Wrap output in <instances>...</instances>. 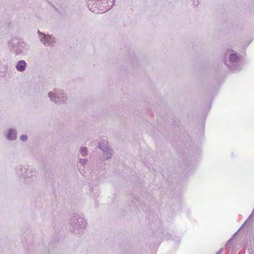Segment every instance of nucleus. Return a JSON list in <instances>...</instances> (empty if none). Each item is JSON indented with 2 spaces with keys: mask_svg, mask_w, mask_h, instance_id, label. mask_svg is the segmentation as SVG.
<instances>
[{
  "mask_svg": "<svg viewBox=\"0 0 254 254\" xmlns=\"http://www.w3.org/2000/svg\"><path fill=\"white\" fill-rule=\"evenodd\" d=\"M199 4L198 0H194L193 1V5L194 6H197Z\"/></svg>",
  "mask_w": 254,
  "mask_h": 254,
  "instance_id": "obj_14",
  "label": "nucleus"
},
{
  "mask_svg": "<svg viewBox=\"0 0 254 254\" xmlns=\"http://www.w3.org/2000/svg\"><path fill=\"white\" fill-rule=\"evenodd\" d=\"M17 132L15 129H9L6 134V138L9 140H15L16 138Z\"/></svg>",
  "mask_w": 254,
  "mask_h": 254,
  "instance_id": "obj_10",
  "label": "nucleus"
},
{
  "mask_svg": "<svg viewBox=\"0 0 254 254\" xmlns=\"http://www.w3.org/2000/svg\"><path fill=\"white\" fill-rule=\"evenodd\" d=\"M17 174L24 179H33L38 176L36 169L26 165L22 166L19 165L17 167Z\"/></svg>",
  "mask_w": 254,
  "mask_h": 254,
  "instance_id": "obj_2",
  "label": "nucleus"
},
{
  "mask_svg": "<svg viewBox=\"0 0 254 254\" xmlns=\"http://www.w3.org/2000/svg\"><path fill=\"white\" fill-rule=\"evenodd\" d=\"M39 38L45 46L53 47L56 43V39L52 36L46 35L38 31Z\"/></svg>",
  "mask_w": 254,
  "mask_h": 254,
  "instance_id": "obj_7",
  "label": "nucleus"
},
{
  "mask_svg": "<svg viewBox=\"0 0 254 254\" xmlns=\"http://www.w3.org/2000/svg\"><path fill=\"white\" fill-rule=\"evenodd\" d=\"M86 220L79 216H76L73 217L71 223L70 229L72 231L77 234L80 232L86 225Z\"/></svg>",
  "mask_w": 254,
  "mask_h": 254,
  "instance_id": "obj_5",
  "label": "nucleus"
},
{
  "mask_svg": "<svg viewBox=\"0 0 254 254\" xmlns=\"http://www.w3.org/2000/svg\"><path fill=\"white\" fill-rule=\"evenodd\" d=\"M80 153L82 156H86L88 155L87 149L86 147H82L80 148Z\"/></svg>",
  "mask_w": 254,
  "mask_h": 254,
  "instance_id": "obj_11",
  "label": "nucleus"
},
{
  "mask_svg": "<svg viewBox=\"0 0 254 254\" xmlns=\"http://www.w3.org/2000/svg\"><path fill=\"white\" fill-rule=\"evenodd\" d=\"M8 46L11 51L16 55L25 53L28 49L26 43L17 39H11L9 42Z\"/></svg>",
  "mask_w": 254,
  "mask_h": 254,
  "instance_id": "obj_3",
  "label": "nucleus"
},
{
  "mask_svg": "<svg viewBox=\"0 0 254 254\" xmlns=\"http://www.w3.org/2000/svg\"><path fill=\"white\" fill-rule=\"evenodd\" d=\"M109 4L107 3H103L98 0H88V7L90 10L95 13H103L109 10L111 2Z\"/></svg>",
  "mask_w": 254,
  "mask_h": 254,
  "instance_id": "obj_1",
  "label": "nucleus"
},
{
  "mask_svg": "<svg viewBox=\"0 0 254 254\" xmlns=\"http://www.w3.org/2000/svg\"><path fill=\"white\" fill-rule=\"evenodd\" d=\"M88 162L87 159H82L79 158L78 159V162L79 163L82 165L83 167H84V165L86 164L87 162Z\"/></svg>",
  "mask_w": 254,
  "mask_h": 254,
  "instance_id": "obj_12",
  "label": "nucleus"
},
{
  "mask_svg": "<svg viewBox=\"0 0 254 254\" xmlns=\"http://www.w3.org/2000/svg\"><path fill=\"white\" fill-rule=\"evenodd\" d=\"M26 63L24 60L18 61L16 64V68L18 71H24L26 67Z\"/></svg>",
  "mask_w": 254,
  "mask_h": 254,
  "instance_id": "obj_9",
  "label": "nucleus"
},
{
  "mask_svg": "<svg viewBox=\"0 0 254 254\" xmlns=\"http://www.w3.org/2000/svg\"><path fill=\"white\" fill-rule=\"evenodd\" d=\"M98 147L102 150L103 158L104 160L110 159L113 154V151L108 146V143L106 141L103 140L98 144Z\"/></svg>",
  "mask_w": 254,
  "mask_h": 254,
  "instance_id": "obj_8",
  "label": "nucleus"
},
{
  "mask_svg": "<svg viewBox=\"0 0 254 254\" xmlns=\"http://www.w3.org/2000/svg\"><path fill=\"white\" fill-rule=\"evenodd\" d=\"M27 136L26 135H22L20 136V140L22 141H25L27 140Z\"/></svg>",
  "mask_w": 254,
  "mask_h": 254,
  "instance_id": "obj_13",
  "label": "nucleus"
},
{
  "mask_svg": "<svg viewBox=\"0 0 254 254\" xmlns=\"http://www.w3.org/2000/svg\"><path fill=\"white\" fill-rule=\"evenodd\" d=\"M239 61V55L235 53H232L229 56V61L228 63L226 62L225 64L231 69L239 70L241 69L240 65L238 64Z\"/></svg>",
  "mask_w": 254,
  "mask_h": 254,
  "instance_id": "obj_6",
  "label": "nucleus"
},
{
  "mask_svg": "<svg viewBox=\"0 0 254 254\" xmlns=\"http://www.w3.org/2000/svg\"><path fill=\"white\" fill-rule=\"evenodd\" d=\"M50 100L57 104L64 103L67 100V97L62 90L55 89L53 91L48 93Z\"/></svg>",
  "mask_w": 254,
  "mask_h": 254,
  "instance_id": "obj_4",
  "label": "nucleus"
}]
</instances>
